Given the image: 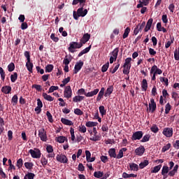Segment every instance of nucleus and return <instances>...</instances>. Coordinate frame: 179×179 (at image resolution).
I'll list each match as a JSON object with an SVG mask.
<instances>
[{
  "mask_svg": "<svg viewBox=\"0 0 179 179\" xmlns=\"http://www.w3.org/2000/svg\"><path fill=\"white\" fill-rule=\"evenodd\" d=\"M17 167L18 169H22V167L23 166V159L20 158L17 161V164H16Z\"/></svg>",
  "mask_w": 179,
  "mask_h": 179,
  "instance_id": "47",
  "label": "nucleus"
},
{
  "mask_svg": "<svg viewBox=\"0 0 179 179\" xmlns=\"http://www.w3.org/2000/svg\"><path fill=\"white\" fill-rule=\"evenodd\" d=\"M58 89H59L58 86H54V85H52V86H51V87L49 88V90H48V93H53V92H54L55 90H58Z\"/></svg>",
  "mask_w": 179,
  "mask_h": 179,
  "instance_id": "61",
  "label": "nucleus"
},
{
  "mask_svg": "<svg viewBox=\"0 0 179 179\" xmlns=\"http://www.w3.org/2000/svg\"><path fill=\"white\" fill-rule=\"evenodd\" d=\"M104 173L101 172V171H95L94 173V177H95V178H101V177H103Z\"/></svg>",
  "mask_w": 179,
  "mask_h": 179,
  "instance_id": "36",
  "label": "nucleus"
},
{
  "mask_svg": "<svg viewBox=\"0 0 179 179\" xmlns=\"http://www.w3.org/2000/svg\"><path fill=\"white\" fill-rule=\"evenodd\" d=\"M160 169H162V164L155 166L151 171V173H159V171H160Z\"/></svg>",
  "mask_w": 179,
  "mask_h": 179,
  "instance_id": "49",
  "label": "nucleus"
},
{
  "mask_svg": "<svg viewBox=\"0 0 179 179\" xmlns=\"http://www.w3.org/2000/svg\"><path fill=\"white\" fill-rule=\"evenodd\" d=\"M150 131L152 132H154V134H157V132H159V127H157V125L154 124L151 128H150Z\"/></svg>",
  "mask_w": 179,
  "mask_h": 179,
  "instance_id": "52",
  "label": "nucleus"
},
{
  "mask_svg": "<svg viewBox=\"0 0 179 179\" xmlns=\"http://www.w3.org/2000/svg\"><path fill=\"white\" fill-rule=\"evenodd\" d=\"M0 75L1 78V80L5 81V76H6V74L5 73V71H3V69L2 67H0Z\"/></svg>",
  "mask_w": 179,
  "mask_h": 179,
  "instance_id": "48",
  "label": "nucleus"
},
{
  "mask_svg": "<svg viewBox=\"0 0 179 179\" xmlns=\"http://www.w3.org/2000/svg\"><path fill=\"white\" fill-rule=\"evenodd\" d=\"M99 90H99V89H95L92 92L86 93V92H85V89L81 88V89L78 90V94H83V93H84V94L86 97H93V96H96V94H97V93H99Z\"/></svg>",
  "mask_w": 179,
  "mask_h": 179,
  "instance_id": "2",
  "label": "nucleus"
},
{
  "mask_svg": "<svg viewBox=\"0 0 179 179\" xmlns=\"http://www.w3.org/2000/svg\"><path fill=\"white\" fill-rule=\"evenodd\" d=\"M65 141H68V138L64 136H58L57 138V141L59 143H64V142H65Z\"/></svg>",
  "mask_w": 179,
  "mask_h": 179,
  "instance_id": "33",
  "label": "nucleus"
},
{
  "mask_svg": "<svg viewBox=\"0 0 179 179\" xmlns=\"http://www.w3.org/2000/svg\"><path fill=\"white\" fill-rule=\"evenodd\" d=\"M143 137V131H138L133 134L131 136V141H141Z\"/></svg>",
  "mask_w": 179,
  "mask_h": 179,
  "instance_id": "6",
  "label": "nucleus"
},
{
  "mask_svg": "<svg viewBox=\"0 0 179 179\" xmlns=\"http://www.w3.org/2000/svg\"><path fill=\"white\" fill-rule=\"evenodd\" d=\"M148 165H149V160L145 159L143 162L140 163L139 168L141 169H145V167H146V166H148Z\"/></svg>",
  "mask_w": 179,
  "mask_h": 179,
  "instance_id": "31",
  "label": "nucleus"
},
{
  "mask_svg": "<svg viewBox=\"0 0 179 179\" xmlns=\"http://www.w3.org/2000/svg\"><path fill=\"white\" fill-rule=\"evenodd\" d=\"M2 93L4 94H9L12 92V87L9 85H5L1 88Z\"/></svg>",
  "mask_w": 179,
  "mask_h": 179,
  "instance_id": "17",
  "label": "nucleus"
},
{
  "mask_svg": "<svg viewBox=\"0 0 179 179\" xmlns=\"http://www.w3.org/2000/svg\"><path fill=\"white\" fill-rule=\"evenodd\" d=\"M118 68H120V63H117L114 69L110 68L109 71L110 73H115L118 71Z\"/></svg>",
  "mask_w": 179,
  "mask_h": 179,
  "instance_id": "46",
  "label": "nucleus"
},
{
  "mask_svg": "<svg viewBox=\"0 0 179 179\" xmlns=\"http://www.w3.org/2000/svg\"><path fill=\"white\" fill-rule=\"evenodd\" d=\"M150 140V134H145L143 137V138L140 141V142L145 143V142H149Z\"/></svg>",
  "mask_w": 179,
  "mask_h": 179,
  "instance_id": "35",
  "label": "nucleus"
},
{
  "mask_svg": "<svg viewBox=\"0 0 179 179\" xmlns=\"http://www.w3.org/2000/svg\"><path fill=\"white\" fill-rule=\"evenodd\" d=\"M64 96L66 99H71L72 97V89L70 85H68L65 87Z\"/></svg>",
  "mask_w": 179,
  "mask_h": 179,
  "instance_id": "8",
  "label": "nucleus"
},
{
  "mask_svg": "<svg viewBox=\"0 0 179 179\" xmlns=\"http://www.w3.org/2000/svg\"><path fill=\"white\" fill-rule=\"evenodd\" d=\"M118 52H120V49L116 48L114 50L110 53V55L115 58V61H117V58L118 57Z\"/></svg>",
  "mask_w": 179,
  "mask_h": 179,
  "instance_id": "24",
  "label": "nucleus"
},
{
  "mask_svg": "<svg viewBox=\"0 0 179 179\" xmlns=\"http://www.w3.org/2000/svg\"><path fill=\"white\" fill-rule=\"evenodd\" d=\"M41 163L43 166V167H45V166L48 164V159H47L45 157H42L41 159Z\"/></svg>",
  "mask_w": 179,
  "mask_h": 179,
  "instance_id": "55",
  "label": "nucleus"
},
{
  "mask_svg": "<svg viewBox=\"0 0 179 179\" xmlns=\"http://www.w3.org/2000/svg\"><path fill=\"white\" fill-rule=\"evenodd\" d=\"M85 6V4H83L81 8H78L76 11H73V16L75 20H78L79 17H85L86 15H87V9L83 10V7Z\"/></svg>",
  "mask_w": 179,
  "mask_h": 179,
  "instance_id": "1",
  "label": "nucleus"
},
{
  "mask_svg": "<svg viewBox=\"0 0 179 179\" xmlns=\"http://www.w3.org/2000/svg\"><path fill=\"white\" fill-rule=\"evenodd\" d=\"M141 87L143 92H146L148 90V80L146 79H143L141 83Z\"/></svg>",
  "mask_w": 179,
  "mask_h": 179,
  "instance_id": "29",
  "label": "nucleus"
},
{
  "mask_svg": "<svg viewBox=\"0 0 179 179\" xmlns=\"http://www.w3.org/2000/svg\"><path fill=\"white\" fill-rule=\"evenodd\" d=\"M170 110H171V105H170V103H168L165 106V114H169Z\"/></svg>",
  "mask_w": 179,
  "mask_h": 179,
  "instance_id": "53",
  "label": "nucleus"
},
{
  "mask_svg": "<svg viewBox=\"0 0 179 179\" xmlns=\"http://www.w3.org/2000/svg\"><path fill=\"white\" fill-rule=\"evenodd\" d=\"M10 80L13 83H15L17 80V73L15 72L10 76Z\"/></svg>",
  "mask_w": 179,
  "mask_h": 179,
  "instance_id": "37",
  "label": "nucleus"
},
{
  "mask_svg": "<svg viewBox=\"0 0 179 179\" xmlns=\"http://www.w3.org/2000/svg\"><path fill=\"white\" fill-rule=\"evenodd\" d=\"M43 99H45V100H47L48 101H54V98H52V96H51L50 95L47 94V93L43 92L42 94Z\"/></svg>",
  "mask_w": 179,
  "mask_h": 179,
  "instance_id": "27",
  "label": "nucleus"
},
{
  "mask_svg": "<svg viewBox=\"0 0 179 179\" xmlns=\"http://www.w3.org/2000/svg\"><path fill=\"white\" fill-rule=\"evenodd\" d=\"M26 178L28 179H34V177H36V175L33 173H28L25 175Z\"/></svg>",
  "mask_w": 179,
  "mask_h": 179,
  "instance_id": "62",
  "label": "nucleus"
},
{
  "mask_svg": "<svg viewBox=\"0 0 179 179\" xmlns=\"http://www.w3.org/2000/svg\"><path fill=\"white\" fill-rule=\"evenodd\" d=\"M29 153L33 159H40L41 157V151L38 148L31 149L29 150Z\"/></svg>",
  "mask_w": 179,
  "mask_h": 179,
  "instance_id": "3",
  "label": "nucleus"
},
{
  "mask_svg": "<svg viewBox=\"0 0 179 179\" xmlns=\"http://www.w3.org/2000/svg\"><path fill=\"white\" fill-rule=\"evenodd\" d=\"M46 115L49 122H54V120L52 119V115H51V113H50V111L46 112Z\"/></svg>",
  "mask_w": 179,
  "mask_h": 179,
  "instance_id": "51",
  "label": "nucleus"
},
{
  "mask_svg": "<svg viewBox=\"0 0 179 179\" xmlns=\"http://www.w3.org/2000/svg\"><path fill=\"white\" fill-rule=\"evenodd\" d=\"M171 148V144L168 143L162 148V152H167V150H169V149H170Z\"/></svg>",
  "mask_w": 179,
  "mask_h": 179,
  "instance_id": "58",
  "label": "nucleus"
},
{
  "mask_svg": "<svg viewBox=\"0 0 179 179\" xmlns=\"http://www.w3.org/2000/svg\"><path fill=\"white\" fill-rule=\"evenodd\" d=\"M74 114H76V115H83V111H82L79 108H76L74 110Z\"/></svg>",
  "mask_w": 179,
  "mask_h": 179,
  "instance_id": "64",
  "label": "nucleus"
},
{
  "mask_svg": "<svg viewBox=\"0 0 179 179\" xmlns=\"http://www.w3.org/2000/svg\"><path fill=\"white\" fill-rule=\"evenodd\" d=\"M145 147L143 145H141L135 150V153L137 156H143V153H145Z\"/></svg>",
  "mask_w": 179,
  "mask_h": 179,
  "instance_id": "15",
  "label": "nucleus"
},
{
  "mask_svg": "<svg viewBox=\"0 0 179 179\" xmlns=\"http://www.w3.org/2000/svg\"><path fill=\"white\" fill-rule=\"evenodd\" d=\"M92 131H93V133L94 134V137L90 138V141H92L93 142H97L99 141H101V136L97 135V130L96 127H94Z\"/></svg>",
  "mask_w": 179,
  "mask_h": 179,
  "instance_id": "12",
  "label": "nucleus"
},
{
  "mask_svg": "<svg viewBox=\"0 0 179 179\" xmlns=\"http://www.w3.org/2000/svg\"><path fill=\"white\" fill-rule=\"evenodd\" d=\"M33 63L31 62V60H28L26 63V67L27 71L30 72L31 73H33Z\"/></svg>",
  "mask_w": 179,
  "mask_h": 179,
  "instance_id": "20",
  "label": "nucleus"
},
{
  "mask_svg": "<svg viewBox=\"0 0 179 179\" xmlns=\"http://www.w3.org/2000/svg\"><path fill=\"white\" fill-rule=\"evenodd\" d=\"M52 69H54V65L52 64H48L46 66H45V72H52Z\"/></svg>",
  "mask_w": 179,
  "mask_h": 179,
  "instance_id": "41",
  "label": "nucleus"
},
{
  "mask_svg": "<svg viewBox=\"0 0 179 179\" xmlns=\"http://www.w3.org/2000/svg\"><path fill=\"white\" fill-rule=\"evenodd\" d=\"M163 134L166 136V138H171V136H173V128L164 129Z\"/></svg>",
  "mask_w": 179,
  "mask_h": 179,
  "instance_id": "13",
  "label": "nucleus"
},
{
  "mask_svg": "<svg viewBox=\"0 0 179 179\" xmlns=\"http://www.w3.org/2000/svg\"><path fill=\"white\" fill-rule=\"evenodd\" d=\"M8 72H13L15 71V64L13 62L8 64Z\"/></svg>",
  "mask_w": 179,
  "mask_h": 179,
  "instance_id": "45",
  "label": "nucleus"
},
{
  "mask_svg": "<svg viewBox=\"0 0 179 179\" xmlns=\"http://www.w3.org/2000/svg\"><path fill=\"white\" fill-rule=\"evenodd\" d=\"M46 152H48V153H52V152H54V148H52V145H48L46 146Z\"/></svg>",
  "mask_w": 179,
  "mask_h": 179,
  "instance_id": "56",
  "label": "nucleus"
},
{
  "mask_svg": "<svg viewBox=\"0 0 179 179\" xmlns=\"http://www.w3.org/2000/svg\"><path fill=\"white\" fill-rule=\"evenodd\" d=\"M34 166V164L33 162H25L24 166L27 170H31L33 169V166Z\"/></svg>",
  "mask_w": 179,
  "mask_h": 179,
  "instance_id": "38",
  "label": "nucleus"
},
{
  "mask_svg": "<svg viewBox=\"0 0 179 179\" xmlns=\"http://www.w3.org/2000/svg\"><path fill=\"white\" fill-rule=\"evenodd\" d=\"M131 177H133L134 178H136V177H138V175L136 174H134V173H130V174H128L126 172H124L122 173V178H131Z\"/></svg>",
  "mask_w": 179,
  "mask_h": 179,
  "instance_id": "23",
  "label": "nucleus"
},
{
  "mask_svg": "<svg viewBox=\"0 0 179 179\" xmlns=\"http://www.w3.org/2000/svg\"><path fill=\"white\" fill-rule=\"evenodd\" d=\"M99 123L97 122H87L85 124V126L87 127L88 128H92V127H97Z\"/></svg>",
  "mask_w": 179,
  "mask_h": 179,
  "instance_id": "30",
  "label": "nucleus"
},
{
  "mask_svg": "<svg viewBox=\"0 0 179 179\" xmlns=\"http://www.w3.org/2000/svg\"><path fill=\"white\" fill-rule=\"evenodd\" d=\"M82 43L78 42H71L70 46L69 47L68 50L69 52L73 53L75 52V50L76 48H82Z\"/></svg>",
  "mask_w": 179,
  "mask_h": 179,
  "instance_id": "4",
  "label": "nucleus"
},
{
  "mask_svg": "<svg viewBox=\"0 0 179 179\" xmlns=\"http://www.w3.org/2000/svg\"><path fill=\"white\" fill-rule=\"evenodd\" d=\"M83 65H84V63L83 61H79L78 62L76 63V65H75L74 69H73L74 75H76V73H78L79 72V71H80V69H82Z\"/></svg>",
  "mask_w": 179,
  "mask_h": 179,
  "instance_id": "7",
  "label": "nucleus"
},
{
  "mask_svg": "<svg viewBox=\"0 0 179 179\" xmlns=\"http://www.w3.org/2000/svg\"><path fill=\"white\" fill-rule=\"evenodd\" d=\"M17 95L15 94L11 99V103H13V106H16L17 104Z\"/></svg>",
  "mask_w": 179,
  "mask_h": 179,
  "instance_id": "42",
  "label": "nucleus"
},
{
  "mask_svg": "<svg viewBox=\"0 0 179 179\" xmlns=\"http://www.w3.org/2000/svg\"><path fill=\"white\" fill-rule=\"evenodd\" d=\"M38 136L42 142H47V131L42 128L38 130Z\"/></svg>",
  "mask_w": 179,
  "mask_h": 179,
  "instance_id": "5",
  "label": "nucleus"
},
{
  "mask_svg": "<svg viewBox=\"0 0 179 179\" xmlns=\"http://www.w3.org/2000/svg\"><path fill=\"white\" fill-rule=\"evenodd\" d=\"M131 61H132V58L128 57L125 59V62L123 65V68H127V66H130L131 68Z\"/></svg>",
  "mask_w": 179,
  "mask_h": 179,
  "instance_id": "34",
  "label": "nucleus"
},
{
  "mask_svg": "<svg viewBox=\"0 0 179 179\" xmlns=\"http://www.w3.org/2000/svg\"><path fill=\"white\" fill-rule=\"evenodd\" d=\"M31 88L36 89V90H37V92H41V90H43L41 85H37V84L32 85Z\"/></svg>",
  "mask_w": 179,
  "mask_h": 179,
  "instance_id": "43",
  "label": "nucleus"
},
{
  "mask_svg": "<svg viewBox=\"0 0 179 179\" xmlns=\"http://www.w3.org/2000/svg\"><path fill=\"white\" fill-rule=\"evenodd\" d=\"M105 92H106V88L101 87L96 97V101H100V100L103 99L104 94H106V93H104Z\"/></svg>",
  "mask_w": 179,
  "mask_h": 179,
  "instance_id": "18",
  "label": "nucleus"
},
{
  "mask_svg": "<svg viewBox=\"0 0 179 179\" xmlns=\"http://www.w3.org/2000/svg\"><path fill=\"white\" fill-rule=\"evenodd\" d=\"M108 155L110 157H113L114 159H117V152L115 150V148L109 149Z\"/></svg>",
  "mask_w": 179,
  "mask_h": 179,
  "instance_id": "21",
  "label": "nucleus"
},
{
  "mask_svg": "<svg viewBox=\"0 0 179 179\" xmlns=\"http://www.w3.org/2000/svg\"><path fill=\"white\" fill-rule=\"evenodd\" d=\"M61 122H62L64 125H69V127L73 125V123L71 120H69L64 117L61 118Z\"/></svg>",
  "mask_w": 179,
  "mask_h": 179,
  "instance_id": "22",
  "label": "nucleus"
},
{
  "mask_svg": "<svg viewBox=\"0 0 179 179\" xmlns=\"http://www.w3.org/2000/svg\"><path fill=\"white\" fill-rule=\"evenodd\" d=\"M108 66H110V63L108 62L105 64L101 68V72H107L108 69Z\"/></svg>",
  "mask_w": 179,
  "mask_h": 179,
  "instance_id": "50",
  "label": "nucleus"
},
{
  "mask_svg": "<svg viewBox=\"0 0 179 179\" xmlns=\"http://www.w3.org/2000/svg\"><path fill=\"white\" fill-rule=\"evenodd\" d=\"M169 171V166H164L162 170V174L163 176H166V174H168Z\"/></svg>",
  "mask_w": 179,
  "mask_h": 179,
  "instance_id": "44",
  "label": "nucleus"
},
{
  "mask_svg": "<svg viewBox=\"0 0 179 179\" xmlns=\"http://www.w3.org/2000/svg\"><path fill=\"white\" fill-rule=\"evenodd\" d=\"M78 131L79 132H81V134H86V131H87V129H86V126L85 125H80L78 127Z\"/></svg>",
  "mask_w": 179,
  "mask_h": 179,
  "instance_id": "40",
  "label": "nucleus"
},
{
  "mask_svg": "<svg viewBox=\"0 0 179 179\" xmlns=\"http://www.w3.org/2000/svg\"><path fill=\"white\" fill-rule=\"evenodd\" d=\"M85 99V96H76L73 98V101L74 103H78L79 101H82V100Z\"/></svg>",
  "mask_w": 179,
  "mask_h": 179,
  "instance_id": "32",
  "label": "nucleus"
},
{
  "mask_svg": "<svg viewBox=\"0 0 179 179\" xmlns=\"http://www.w3.org/2000/svg\"><path fill=\"white\" fill-rule=\"evenodd\" d=\"M131 69V66L124 67L123 73L124 75H129V70Z\"/></svg>",
  "mask_w": 179,
  "mask_h": 179,
  "instance_id": "59",
  "label": "nucleus"
},
{
  "mask_svg": "<svg viewBox=\"0 0 179 179\" xmlns=\"http://www.w3.org/2000/svg\"><path fill=\"white\" fill-rule=\"evenodd\" d=\"M113 92H114V86L109 85L105 92L104 96L108 97L109 96H111Z\"/></svg>",
  "mask_w": 179,
  "mask_h": 179,
  "instance_id": "16",
  "label": "nucleus"
},
{
  "mask_svg": "<svg viewBox=\"0 0 179 179\" xmlns=\"http://www.w3.org/2000/svg\"><path fill=\"white\" fill-rule=\"evenodd\" d=\"M153 72L156 75H162V73H163V71H162V69L157 68V66H156V65H154L151 67V70L150 71V73L151 76L153 73Z\"/></svg>",
  "mask_w": 179,
  "mask_h": 179,
  "instance_id": "11",
  "label": "nucleus"
},
{
  "mask_svg": "<svg viewBox=\"0 0 179 179\" xmlns=\"http://www.w3.org/2000/svg\"><path fill=\"white\" fill-rule=\"evenodd\" d=\"M56 159L59 163L66 164L68 163V158L65 155H57Z\"/></svg>",
  "mask_w": 179,
  "mask_h": 179,
  "instance_id": "9",
  "label": "nucleus"
},
{
  "mask_svg": "<svg viewBox=\"0 0 179 179\" xmlns=\"http://www.w3.org/2000/svg\"><path fill=\"white\" fill-rule=\"evenodd\" d=\"M174 58L176 61H179V48H178V50L176 49L174 52Z\"/></svg>",
  "mask_w": 179,
  "mask_h": 179,
  "instance_id": "60",
  "label": "nucleus"
},
{
  "mask_svg": "<svg viewBox=\"0 0 179 179\" xmlns=\"http://www.w3.org/2000/svg\"><path fill=\"white\" fill-rule=\"evenodd\" d=\"M152 24H153V19L150 18L147 22L146 26L144 29V31H145V32L149 31V30H150V27H152Z\"/></svg>",
  "mask_w": 179,
  "mask_h": 179,
  "instance_id": "19",
  "label": "nucleus"
},
{
  "mask_svg": "<svg viewBox=\"0 0 179 179\" xmlns=\"http://www.w3.org/2000/svg\"><path fill=\"white\" fill-rule=\"evenodd\" d=\"M130 31H131V28L127 27L122 36L123 38H127V37H128V36L129 35Z\"/></svg>",
  "mask_w": 179,
  "mask_h": 179,
  "instance_id": "39",
  "label": "nucleus"
},
{
  "mask_svg": "<svg viewBox=\"0 0 179 179\" xmlns=\"http://www.w3.org/2000/svg\"><path fill=\"white\" fill-rule=\"evenodd\" d=\"M90 40V34H85L83 38L80 39V43L82 44L83 47V44H86L87 41Z\"/></svg>",
  "mask_w": 179,
  "mask_h": 179,
  "instance_id": "14",
  "label": "nucleus"
},
{
  "mask_svg": "<svg viewBox=\"0 0 179 179\" xmlns=\"http://www.w3.org/2000/svg\"><path fill=\"white\" fill-rule=\"evenodd\" d=\"M99 113L101 115V117H104L106 114H107V110L104 108V106H100L99 108Z\"/></svg>",
  "mask_w": 179,
  "mask_h": 179,
  "instance_id": "28",
  "label": "nucleus"
},
{
  "mask_svg": "<svg viewBox=\"0 0 179 179\" xmlns=\"http://www.w3.org/2000/svg\"><path fill=\"white\" fill-rule=\"evenodd\" d=\"M70 134L71 136V141H75V129L73 127L70 128Z\"/></svg>",
  "mask_w": 179,
  "mask_h": 179,
  "instance_id": "57",
  "label": "nucleus"
},
{
  "mask_svg": "<svg viewBox=\"0 0 179 179\" xmlns=\"http://www.w3.org/2000/svg\"><path fill=\"white\" fill-rule=\"evenodd\" d=\"M101 161L102 163H107L108 162V157L105 155H101L100 157Z\"/></svg>",
  "mask_w": 179,
  "mask_h": 179,
  "instance_id": "63",
  "label": "nucleus"
},
{
  "mask_svg": "<svg viewBox=\"0 0 179 179\" xmlns=\"http://www.w3.org/2000/svg\"><path fill=\"white\" fill-rule=\"evenodd\" d=\"M50 38L54 41L55 43H58L59 41V38L55 36V34H51Z\"/></svg>",
  "mask_w": 179,
  "mask_h": 179,
  "instance_id": "54",
  "label": "nucleus"
},
{
  "mask_svg": "<svg viewBox=\"0 0 179 179\" xmlns=\"http://www.w3.org/2000/svg\"><path fill=\"white\" fill-rule=\"evenodd\" d=\"M157 105L156 102H155L154 99H150V103H149V108H148V111H150L151 113H155L156 111Z\"/></svg>",
  "mask_w": 179,
  "mask_h": 179,
  "instance_id": "10",
  "label": "nucleus"
},
{
  "mask_svg": "<svg viewBox=\"0 0 179 179\" xmlns=\"http://www.w3.org/2000/svg\"><path fill=\"white\" fill-rule=\"evenodd\" d=\"M92 48V45H90V46H88L87 48H85L84 50H83L78 55V57H82V55H83L84 54H87V52H89V51H90V49Z\"/></svg>",
  "mask_w": 179,
  "mask_h": 179,
  "instance_id": "26",
  "label": "nucleus"
},
{
  "mask_svg": "<svg viewBox=\"0 0 179 179\" xmlns=\"http://www.w3.org/2000/svg\"><path fill=\"white\" fill-rule=\"evenodd\" d=\"M131 171H138L139 170V166L135 163L129 164Z\"/></svg>",
  "mask_w": 179,
  "mask_h": 179,
  "instance_id": "25",
  "label": "nucleus"
}]
</instances>
